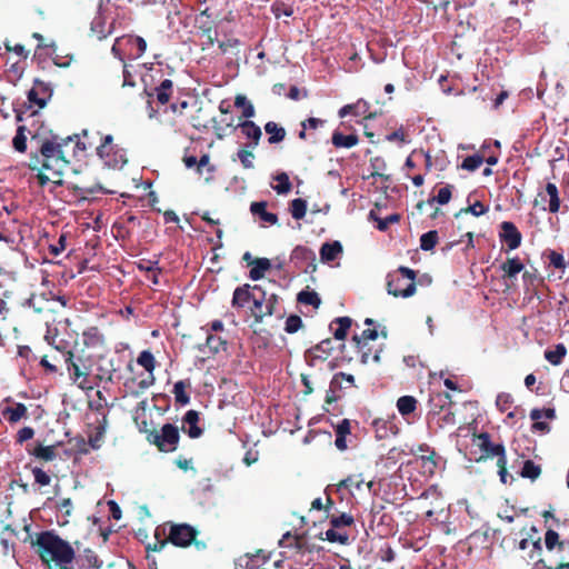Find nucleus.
<instances>
[{"label":"nucleus","instance_id":"c03bdc74","mask_svg":"<svg viewBox=\"0 0 569 569\" xmlns=\"http://www.w3.org/2000/svg\"><path fill=\"white\" fill-rule=\"evenodd\" d=\"M100 363H99V368L98 370L100 371L99 373H97V377L100 379V380H112V373L116 371L114 367H113V363L111 361L110 358H104V357H101V358H98Z\"/></svg>","mask_w":569,"mask_h":569},{"label":"nucleus","instance_id":"a211bd4d","mask_svg":"<svg viewBox=\"0 0 569 569\" xmlns=\"http://www.w3.org/2000/svg\"><path fill=\"white\" fill-rule=\"evenodd\" d=\"M411 452L415 455L419 453V458L422 461V468L425 469V472H428L429 475H433L438 462H437V452L435 449L429 447L427 443L418 445L416 449H411Z\"/></svg>","mask_w":569,"mask_h":569},{"label":"nucleus","instance_id":"2eb2a0df","mask_svg":"<svg viewBox=\"0 0 569 569\" xmlns=\"http://www.w3.org/2000/svg\"><path fill=\"white\" fill-rule=\"evenodd\" d=\"M91 359L92 358H66L70 379L82 389L87 388L89 382L88 377L92 371L91 366H87V362Z\"/></svg>","mask_w":569,"mask_h":569},{"label":"nucleus","instance_id":"680f3d73","mask_svg":"<svg viewBox=\"0 0 569 569\" xmlns=\"http://www.w3.org/2000/svg\"><path fill=\"white\" fill-rule=\"evenodd\" d=\"M302 326V320L299 316L291 315L286 320V331L289 333L297 332Z\"/></svg>","mask_w":569,"mask_h":569},{"label":"nucleus","instance_id":"9d476101","mask_svg":"<svg viewBox=\"0 0 569 569\" xmlns=\"http://www.w3.org/2000/svg\"><path fill=\"white\" fill-rule=\"evenodd\" d=\"M52 91L48 83L36 79L32 88L28 91V106H23L26 110H16V119L18 122H22L26 119V114L30 109L37 107L42 109L46 107L48 100L51 98Z\"/></svg>","mask_w":569,"mask_h":569},{"label":"nucleus","instance_id":"72a5a7b5","mask_svg":"<svg viewBox=\"0 0 569 569\" xmlns=\"http://www.w3.org/2000/svg\"><path fill=\"white\" fill-rule=\"evenodd\" d=\"M341 252L342 244L339 241L325 242L320 248L321 261H333Z\"/></svg>","mask_w":569,"mask_h":569},{"label":"nucleus","instance_id":"09e8293b","mask_svg":"<svg viewBox=\"0 0 569 569\" xmlns=\"http://www.w3.org/2000/svg\"><path fill=\"white\" fill-rule=\"evenodd\" d=\"M541 475V467L535 463L532 460H526L523 462L522 469L520 471V476L522 478H528L531 480H536Z\"/></svg>","mask_w":569,"mask_h":569},{"label":"nucleus","instance_id":"338daca9","mask_svg":"<svg viewBox=\"0 0 569 569\" xmlns=\"http://www.w3.org/2000/svg\"><path fill=\"white\" fill-rule=\"evenodd\" d=\"M451 189L452 186L447 184L446 187H442L439 189L438 194L436 198H433L431 201H437L439 204H446L451 199Z\"/></svg>","mask_w":569,"mask_h":569},{"label":"nucleus","instance_id":"6e6552de","mask_svg":"<svg viewBox=\"0 0 569 569\" xmlns=\"http://www.w3.org/2000/svg\"><path fill=\"white\" fill-rule=\"evenodd\" d=\"M545 546L548 551H556L559 556V562L557 566H546V569H569V540L560 539V532H558L553 528L547 529L545 532ZM545 563L542 559H540L537 565Z\"/></svg>","mask_w":569,"mask_h":569},{"label":"nucleus","instance_id":"4c0bfd02","mask_svg":"<svg viewBox=\"0 0 569 569\" xmlns=\"http://www.w3.org/2000/svg\"><path fill=\"white\" fill-rule=\"evenodd\" d=\"M264 131L269 134L268 142L276 144L281 142L286 138V130L273 121H269L264 124Z\"/></svg>","mask_w":569,"mask_h":569},{"label":"nucleus","instance_id":"7c9ffc66","mask_svg":"<svg viewBox=\"0 0 569 569\" xmlns=\"http://www.w3.org/2000/svg\"><path fill=\"white\" fill-rule=\"evenodd\" d=\"M250 211L253 216H258L263 222L276 224L278 222V216L276 213L267 211L266 201H256L250 204Z\"/></svg>","mask_w":569,"mask_h":569},{"label":"nucleus","instance_id":"a878e982","mask_svg":"<svg viewBox=\"0 0 569 569\" xmlns=\"http://www.w3.org/2000/svg\"><path fill=\"white\" fill-rule=\"evenodd\" d=\"M372 427L376 432V438L379 440L387 439L398 433V427L396 426L393 420L390 419H375L372 422Z\"/></svg>","mask_w":569,"mask_h":569},{"label":"nucleus","instance_id":"052dcab7","mask_svg":"<svg viewBox=\"0 0 569 569\" xmlns=\"http://www.w3.org/2000/svg\"><path fill=\"white\" fill-rule=\"evenodd\" d=\"M158 263H159L158 260L152 261V260L142 259L139 262H137L136 266H137L138 270L146 272V273H150L151 271L161 272V268L158 267Z\"/></svg>","mask_w":569,"mask_h":569},{"label":"nucleus","instance_id":"393cba45","mask_svg":"<svg viewBox=\"0 0 569 569\" xmlns=\"http://www.w3.org/2000/svg\"><path fill=\"white\" fill-rule=\"evenodd\" d=\"M452 405L451 396L448 392H436L429 399V413L440 415Z\"/></svg>","mask_w":569,"mask_h":569},{"label":"nucleus","instance_id":"bf43d9fd","mask_svg":"<svg viewBox=\"0 0 569 569\" xmlns=\"http://www.w3.org/2000/svg\"><path fill=\"white\" fill-rule=\"evenodd\" d=\"M106 427L100 425L96 428V432L89 437V446L92 449H99L103 441Z\"/></svg>","mask_w":569,"mask_h":569},{"label":"nucleus","instance_id":"c9c22d12","mask_svg":"<svg viewBox=\"0 0 569 569\" xmlns=\"http://www.w3.org/2000/svg\"><path fill=\"white\" fill-rule=\"evenodd\" d=\"M253 262L249 278L257 281L264 277V273L271 268V262L267 258H256Z\"/></svg>","mask_w":569,"mask_h":569},{"label":"nucleus","instance_id":"f704fd0d","mask_svg":"<svg viewBox=\"0 0 569 569\" xmlns=\"http://www.w3.org/2000/svg\"><path fill=\"white\" fill-rule=\"evenodd\" d=\"M27 407L23 403H16L13 407H6L2 409V416L10 422L16 423L27 416Z\"/></svg>","mask_w":569,"mask_h":569},{"label":"nucleus","instance_id":"2f4dec72","mask_svg":"<svg viewBox=\"0 0 569 569\" xmlns=\"http://www.w3.org/2000/svg\"><path fill=\"white\" fill-rule=\"evenodd\" d=\"M316 550V545L307 542V548L298 549L290 556H287L288 559H292L296 563L301 566H309L313 561V552Z\"/></svg>","mask_w":569,"mask_h":569},{"label":"nucleus","instance_id":"8fccbe9b","mask_svg":"<svg viewBox=\"0 0 569 569\" xmlns=\"http://www.w3.org/2000/svg\"><path fill=\"white\" fill-rule=\"evenodd\" d=\"M297 300L300 303L309 305L315 308H318L321 303V299L316 291L302 290L298 293Z\"/></svg>","mask_w":569,"mask_h":569},{"label":"nucleus","instance_id":"774afa93","mask_svg":"<svg viewBox=\"0 0 569 569\" xmlns=\"http://www.w3.org/2000/svg\"><path fill=\"white\" fill-rule=\"evenodd\" d=\"M548 259L550 264L556 269L563 270L566 268L565 258L561 253L551 250L548 254Z\"/></svg>","mask_w":569,"mask_h":569},{"label":"nucleus","instance_id":"69168bd1","mask_svg":"<svg viewBox=\"0 0 569 569\" xmlns=\"http://www.w3.org/2000/svg\"><path fill=\"white\" fill-rule=\"evenodd\" d=\"M272 12L277 18H280L281 16L291 17L293 14V9L283 2H276L272 6Z\"/></svg>","mask_w":569,"mask_h":569},{"label":"nucleus","instance_id":"cd10ccee","mask_svg":"<svg viewBox=\"0 0 569 569\" xmlns=\"http://www.w3.org/2000/svg\"><path fill=\"white\" fill-rule=\"evenodd\" d=\"M352 326V319L350 317H339L336 318L331 325L330 329L333 331V338L336 341H339V347H343V340L347 337L348 330Z\"/></svg>","mask_w":569,"mask_h":569},{"label":"nucleus","instance_id":"864d4df0","mask_svg":"<svg viewBox=\"0 0 569 569\" xmlns=\"http://www.w3.org/2000/svg\"><path fill=\"white\" fill-rule=\"evenodd\" d=\"M274 180L278 182V184L274 186L273 189L278 194H286L291 190L292 184L290 182L289 176L286 172L278 173L274 177Z\"/></svg>","mask_w":569,"mask_h":569},{"label":"nucleus","instance_id":"f257e3e1","mask_svg":"<svg viewBox=\"0 0 569 569\" xmlns=\"http://www.w3.org/2000/svg\"><path fill=\"white\" fill-rule=\"evenodd\" d=\"M73 143L72 156L83 158L88 151L96 148V142L90 137L88 130H82L81 134L60 137L49 132V137L40 140L39 152H31L28 167L37 171V180L40 187L52 182L57 186H63V172L70 166L66 148Z\"/></svg>","mask_w":569,"mask_h":569},{"label":"nucleus","instance_id":"f8f14e48","mask_svg":"<svg viewBox=\"0 0 569 569\" xmlns=\"http://www.w3.org/2000/svg\"><path fill=\"white\" fill-rule=\"evenodd\" d=\"M156 358H133L127 363L128 369L136 375V367H140L142 372L132 378V382L137 383L138 391L142 392L154 383L153 370L156 367Z\"/></svg>","mask_w":569,"mask_h":569},{"label":"nucleus","instance_id":"0e129e2a","mask_svg":"<svg viewBox=\"0 0 569 569\" xmlns=\"http://www.w3.org/2000/svg\"><path fill=\"white\" fill-rule=\"evenodd\" d=\"M512 397L509 393H499L496 399V406L501 412L508 410L512 403Z\"/></svg>","mask_w":569,"mask_h":569},{"label":"nucleus","instance_id":"20e7f679","mask_svg":"<svg viewBox=\"0 0 569 569\" xmlns=\"http://www.w3.org/2000/svg\"><path fill=\"white\" fill-rule=\"evenodd\" d=\"M416 272L408 267H399L387 277V291L393 297L409 298L416 292Z\"/></svg>","mask_w":569,"mask_h":569},{"label":"nucleus","instance_id":"4be33fe9","mask_svg":"<svg viewBox=\"0 0 569 569\" xmlns=\"http://www.w3.org/2000/svg\"><path fill=\"white\" fill-rule=\"evenodd\" d=\"M241 133L250 140L244 146L251 149L258 147L260 139L262 137V131L258 124H256L251 120H244L238 124Z\"/></svg>","mask_w":569,"mask_h":569},{"label":"nucleus","instance_id":"6ab92c4d","mask_svg":"<svg viewBox=\"0 0 569 569\" xmlns=\"http://www.w3.org/2000/svg\"><path fill=\"white\" fill-rule=\"evenodd\" d=\"M29 133L31 136V141H37L38 147L40 146V140L46 138L47 136H41L39 132H32L27 126H19L16 132V136L12 140V146L16 151L20 153H24L27 151V140ZM36 152H39V148Z\"/></svg>","mask_w":569,"mask_h":569},{"label":"nucleus","instance_id":"5fc2aeb1","mask_svg":"<svg viewBox=\"0 0 569 569\" xmlns=\"http://www.w3.org/2000/svg\"><path fill=\"white\" fill-rule=\"evenodd\" d=\"M186 388H187V385L184 383V381H178L173 386V395H174L176 402L181 406H186L190 401V397L186 392Z\"/></svg>","mask_w":569,"mask_h":569},{"label":"nucleus","instance_id":"7ed1b4c3","mask_svg":"<svg viewBox=\"0 0 569 569\" xmlns=\"http://www.w3.org/2000/svg\"><path fill=\"white\" fill-rule=\"evenodd\" d=\"M36 546L44 563L53 562L59 569L69 568L76 558V549L53 531H42L37 536Z\"/></svg>","mask_w":569,"mask_h":569},{"label":"nucleus","instance_id":"13d9d810","mask_svg":"<svg viewBox=\"0 0 569 569\" xmlns=\"http://www.w3.org/2000/svg\"><path fill=\"white\" fill-rule=\"evenodd\" d=\"M362 483H363V479H362L361 475H352V476H349L346 479L341 480L338 483V488L339 489L347 488L349 490H351L352 488H356L359 490L361 488Z\"/></svg>","mask_w":569,"mask_h":569},{"label":"nucleus","instance_id":"1a4fd4ad","mask_svg":"<svg viewBox=\"0 0 569 569\" xmlns=\"http://www.w3.org/2000/svg\"><path fill=\"white\" fill-rule=\"evenodd\" d=\"M252 289L254 290L256 296L252 299L250 312L254 318V321L260 323L264 317L276 313L278 296L276 293L267 295V292L258 284H254Z\"/></svg>","mask_w":569,"mask_h":569},{"label":"nucleus","instance_id":"ddd939ff","mask_svg":"<svg viewBox=\"0 0 569 569\" xmlns=\"http://www.w3.org/2000/svg\"><path fill=\"white\" fill-rule=\"evenodd\" d=\"M473 442L481 451L480 457L476 459L477 462L495 457L499 460L501 457L506 456L505 446L502 443H492L488 432H481L479 435L473 433Z\"/></svg>","mask_w":569,"mask_h":569},{"label":"nucleus","instance_id":"a19ab883","mask_svg":"<svg viewBox=\"0 0 569 569\" xmlns=\"http://www.w3.org/2000/svg\"><path fill=\"white\" fill-rule=\"evenodd\" d=\"M32 456L43 461H52L56 458V446L38 445L33 450H28Z\"/></svg>","mask_w":569,"mask_h":569},{"label":"nucleus","instance_id":"a18cd8bd","mask_svg":"<svg viewBox=\"0 0 569 569\" xmlns=\"http://www.w3.org/2000/svg\"><path fill=\"white\" fill-rule=\"evenodd\" d=\"M207 347L213 353L227 350V341L217 333H210L207 337Z\"/></svg>","mask_w":569,"mask_h":569},{"label":"nucleus","instance_id":"49530a36","mask_svg":"<svg viewBox=\"0 0 569 569\" xmlns=\"http://www.w3.org/2000/svg\"><path fill=\"white\" fill-rule=\"evenodd\" d=\"M291 260L303 262L309 260L315 261L316 254L311 249L305 246H297L291 252Z\"/></svg>","mask_w":569,"mask_h":569},{"label":"nucleus","instance_id":"4468645a","mask_svg":"<svg viewBox=\"0 0 569 569\" xmlns=\"http://www.w3.org/2000/svg\"><path fill=\"white\" fill-rule=\"evenodd\" d=\"M123 47H129L131 49V54L134 58H140L147 50V42L140 36L128 34V36L118 38L111 48V52L121 62H123V54L121 52V49Z\"/></svg>","mask_w":569,"mask_h":569},{"label":"nucleus","instance_id":"e433bc0d","mask_svg":"<svg viewBox=\"0 0 569 569\" xmlns=\"http://www.w3.org/2000/svg\"><path fill=\"white\" fill-rule=\"evenodd\" d=\"M418 400L413 396H402L397 400V409L402 417H408L417 410Z\"/></svg>","mask_w":569,"mask_h":569},{"label":"nucleus","instance_id":"0eeeda50","mask_svg":"<svg viewBox=\"0 0 569 569\" xmlns=\"http://www.w3.org/2000/svg\"><path fill=\"white\" fill-rule=\"evenodd\" d=\"M388 332L386 328L378 331L376 328L365 329L360 335H353L352 342L356 346L357 352L361 356H379L383 351V342H378L381 338L386 340Z\"/></svg>","mask_w":569,"mask_h":569},{"label":"nucleus","instance_id":"ea45409f","mask_svg":"<svg viewBox=\"0 0 569 569\" xmlns=\"http://www.w3.org/2000/svg\"><path fill=\"white\" fill-rule=\"evenodd\" d=\"M252 150L253 149L243 146L241 149L238 150L236 156L232 157V161L239 160L244 169H253L254 153Z\"/></svg>","mask_w":569,"mask_h":569},{"label":"nucleus","instance_id":"58836bf2","mask_svg":"<svg viewBox=\"0 0 569 569\" xmlns=\"http://www.w3.org/2000/svg\"><path fill=\"white\" fill-rule=\"evenodd\" d=\"M331 141L336 148H352L358 143L359 139L356 134L345 136L339 131H335Z\"/></svg>","mask_w":569,"mask_h":569},{"label":"nucleus","instance_id":"6e6d98bb","mask_svg":"<svg viewBox=\"0 0 569 569\" xmlns=\"http://www.w3.org/2000/svg\"><path fill=\"white\" fill-rule=\"evenodd\" d=\"M483 161V156L476 153L466 157L461 162L460 168L467 171H476L482 164Z\"/></svg>","mask_w":569,"mask_h":569},{"label":"nucleus","instance_id":"4d7b16f0","mask_svg":"<svg viewBox=\"0 0 569 569\" xmlns=\"http://www.w3.org/2000/svg\"><path fill=\"white\" fill-rule=\"evenodd\" d=\"M488 210H489V208L487 206H485L482 202L476 201L473 204H470L466 208L460 209V211L456 214V217H459L462 213H471L475 217H479V216L485 214Z\"/></svg>","mask_w":569,"mask_h":569},{"label":"nucleus","instance_id":"412c9836","mask_svg":"<svg viewBox=\"0 0 569 569\" xmlns=\"http://www.w3.org/2000/svg\"><path fill=\"white\" fill-rule=\"evenodd\" d=\"M174 92V86L172 80L163 79L158 86L153 88L151 92H148L149 97H156L158 104L164 106L170 102Z\"/></svg>","mask_w":569,"mask_h":569},{"label":"nucleus","instance_id":"b1692460","mask_svg":"<svg viewBox=\"0 0 569 569\" xmlns=\"http://www.w3.org/2000/svg\"><path fill=\"white\" fill-rule=\"evenodd\" d=\"M182 431H184L190 438H199L203 430L198 426L199 412L196 410H188L182 419Z\"/></svg>","mask_w":569,"mask_h":569},{"label":"nucleus","instance_id":"603ef678","mask_svg":"<svg viewBox=\"0 0 569 569\" xmlns=\"http://www.w3.org/2000/svg\"><path fill=\"white\" fill-rule=\"evenodd\" d=\"M439 237L437 230H430L420 237V248L423 251L432 250L438 243Z\"/></svg>","mask_w":569,"mask_h":569},{"label":"nucleus","instance_id":"39448f33","mask_svg":"<svg viewBox=\"0 0 569 569\" xmlns=\"http://www.w3.org/2000/svg\"><path fill=\"white\" fill-rule=\"evenodd\" d=\"M96 152L103 164L110 169H121L128 162L126 150L113 142L111 134L100 138Z\"/></svg>","mask_w":569,"mask_h":569},{"label":"nucleus","instance_id":"f03ea898","mask_svg":"<svg viewBox=\"0 0 569 569\" xmlns=\"http://www.w3.org/2000/svg\"><path fill=\"white\" fill-rule=\"evenodd\" d=\"M198 535L199 531L188 523L168 521L156 528V541L147 546V551H161L168 543L179 548H187L193 543L197 549H203L206 545L197 540Z\"/></svg>","mask_w":569,"mask_h":569},{"label":"nucleus","instance_id":"79ce46f5","mask_svg":"<svg viewBox=\"0 0 569 569\" xmlns=\"http://www.w3.org/2000/svg\"><path fill=\"white\" fill-rule=\"evenodd\" d=\"M341 380L338 379V377L335 375L330 381L329 390L326 395V403L330 405L336 401H338L341 396L339 395V391L342 389Z\"/></svg>","mask_w":569,"mask_h":569},{"label":"nucleus","instance_id":"f3484780","mask_svg":"<svg viewBox=\"0 0 569 569\" xmlns=\"http://www.w3.org/2000/svg\"><path fill=\"white\" fill-rule=\"evenodd\" d=\"M499 237L501 242L506 243L508 250H516L520 247L522 236L516 224L511 221H503L500 224Z\"/></svg>","mask_w":569,"mask_h":569},{"label":"nucleus","instance_id":"c85d7f7f","mask_svg":"<svg viewBox=\"0 0 569 569\" xmlns=\"http://www.w3.org/2000/svg\"><path fill=\"white\" fill-rule=\"evenodd\" d=\"M525 269V264L518 256L512 258H507L505 262L501 263L500 270L502 271V279H516V277L522 272Z\"/></svg>","mask_w":569,"mask_h":569},{"label":"nucleus","instance_id":"e2e57ef3","mask_svg":"<svg viewBox=\"0 0 569 569\" xmlns=\"http://www.w3.org/2000/svg\"><path fill=\"white\" fill-rule=\"evenodd\" d=\"M32 475L36 483L40 486H49L51 482V477L39 467L32 468Z\"/></svg>","mask_w":569,"mask_h":569},{"label":"nucleus","instance_id":"5701e85b","mask_svg":"<svg viewBox=\"0 0 569 569\" xmlns=\"http://www.w3.org/2000/svg\"><path fill=\"white\" fill-rule=\"evenodd\" d=\"M252 287L253 286H250L249 283H244L234 289L231 300L233 308L241 309L249 302H252V299L256 296Z\"/></svg>","mask_w":569,"mask_h":569},{"label":"nucleus","instance_id":"3c124183","mask_svg":"<svg viewBox=\"0 0 569 569\" xmlns=\"http://www.w3.org/2000/svg\"><path fill=\"white\" fill-rule=\"evenodd\" d=\"M290 213L296 220L303 219L307 213V201L301 198L293 199L290 202Z\"/></svg>","mask_w":569,"mask_h":569},{"label":"nucleus","instance_id":"423d86ee","mask_svg":"<svg viewBox=\"0 0 569 569\" xmlns=\"http://www.w3.org/2000/svg\"><path fill=\"white\" fill-rule=\"evenodd\" d=\"M147 433L146 439L157 447L160 452L169 453L177 450L180 432L177 426L166 423L158 431L156 429L144 430Z\"/></svg>","mask_w":569,"mask_h":569},{"label":"nucleus","instance_id":"37998d69","mask_svg":"<svg viewBox=\"0 0 569 569\" xmlns=\"http://www.w3.org/2000/svg\"><path fill=\"white\" fill-rule=\"evenodd\" d=\"M201 38L204 39L202 42V49L211 47L217 40V31L213 29L211 23H203L199 26Z\"/></svg>","mask_w":569,"mask_h":569},{"label":"nucleus","instance_id":"9b49d317","mask_svg":"<svg viewBox=\"0 0 569 569\" xmlns=\"http://www.w3.org/2000/svg\"><path fill=\"white\" fill-rule=\"evenodd\" d=\"M329 523L330 528L326 531V539L329 542L348 545L350 539L348 529L355 525L352 515L346 512L338 516L331 515Z\"/></svg>","mask_w":569,"mask_h":569},{"label":"nucleus","instance_id":"aec40b11","mask_svg":"<svg viewBox=\"0 0 569 569\" xmlns=\"http://www.w3.org/2000/svg\"><path fill=\"white\" fill-rule=\"evenodd\" d=\"M307 537L302 535H292L290 531L286 532L279 541V546L284 549V553L290 556L298 549L307 548Z\"/></svg>","mask_w":569,"mask_h":569},{"label":"nucleus","instance_id":"bb28decb","mask_svg":"<svg viewBox=\"0 0 569 569\" xmlns=\"http://www.w3.org/2000/svg\"><path fill=\"white\" fill-rule=\"evenodd\" d=\"M46 340L48 341L49 345L53 346V348L56 350L64 353V356L72 357V356H74V352L79 351L77 349V347L79 345L78 341H74V346L71 347V342L70 341L64 340L58 333L51 336V331L50 330H48V335L46 336Z\"/></svg>","mask_w":569,"mask_h":569},{"label":"nucleus","instance_id":"dca6fc26","mask_svg":"<svg viewBox=\"0 0 569 569\" xmlns=\"http://www.w3.org/2000/svg\"><path fill=\"white\" fill-rule=\"evenodd\" d=\"M76 565L79 569H100L103 566V561L98 557V555L90 548L84 549L82 552L80 551V542L76 541Z\"/></svg>","mask_w":569,"mask_h":569},{"label":"nucleus","instance_id":"de8ad7c7","mask_svg":"<svg viewBox=\"0 0 569 569\" xmlns=\"http://www.w3.org/2000/svg\"><path fill=\"white\" fill-rule=\"evenodd\" d=\"M234 106L237 108H242V116L249 120L250 118L254 117V107L253 104L248 101V99L246 98V96L243 94H238L234 98Z\"/></svg>","mask_w":569,"mask_h":569},{"label":"nucleus","instance_id":"473e14b6","mask_svg":"<svg viewBox=\"0 0 569 569\" xmlns=\"http://www.w3.org/2000/svg\"><path fill=\"white\" fill-rule=\"evenodd\" d=\"M82 345L87 348H99L103 345V336L97 327H91L83 331Z\"/></svg>","mask_w":569,"mask_h":569},{"label":"nucleus","instance_id":"c756f323","mask_svg":"<svg viewBox=\"0 0 569 569\" xmlns=\"http://www.w3.org/2000/svg\"><path fill=\"white\" fill-rule=\"evenodd\" d=\"M538 197L542 201H546L547 197L549 198V200H548V210H549V212L557 213L559 211V209H560V197H559L558 188H557V186L555 183L548 182L546 184L545 192H539Z\"/></svg>","mask_w":569,"mask_h":569}]
</instances>
